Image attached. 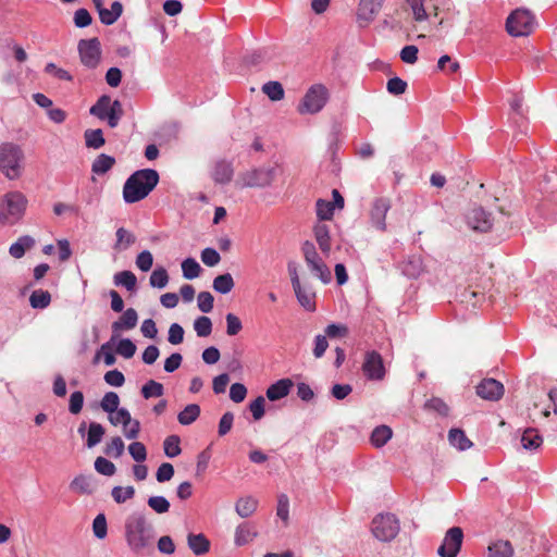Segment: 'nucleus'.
Returning <instances> with one entry per match:
<instances>
[{
	"instance_id": "nucleus-17",
	"label": "nucleus",
	"mask_w": 557,
	"mask_h": 557,
	"mask_svg": "<svg viewBox=\"0 0 557 557\" xmlns=\"http://www.w3.org/2000/svg\"><path fill=\"white\" fill-rule=\"evenodd\" d=\"M391 208L389 200L386 198H377L373 201L370 211L372 225L380 231H385V218Z\"/></svg>"
},
{
	"instance_id": "nucleus-58",
	"label": "nucleus",
	"mask_w": 557,
	"mask_h": 557,
	"mask_svg": "<svg viewBox=\"0 0 557 557\" xmlns=\"http://www.w3.org/2000/svg\"><path fill=\"white\" fill-rule=\"evenodd\" d=\"M116 352L123 358L129 359L136 352V345L129 338H123L116 346Z\"/></svg>"
},
{
	"instance_id": "nucleus-16",
	"label": "nucleus",
	"mask_w": 557,
	"mask_h": 557,
	"mask_svg": "<svg viewBox=\"0 0 557 557\" xmlns=\"http://www.w3.org/2000/svg\"><path fill=\"white\" fill-rule=\"evenodd\" d=\"M476 394L482 399L496 401L504 395V385L495 379H484L476 386Z\"/></svg>"
},
{
	"instance_id": "nucleus-41",
	"label": "nucleus",
	"mask_w": 557,
	"mask_h": 557,
	"mask_svg": "<svg viewBox=\"0 0 557 557\" xmlns=\"http://www.w3.org/2000/svg\"><path fill=\"white\" fill-rule=\"evenodd\" d=\"M110 107V97L107 95L101 96L97 102L89 109V113L97 116L100 120L108 119V112Z\"/></svg>"
},
{
	"instance_id": "nucleus-47",
	"label": "nucleus",
	"mask_w": 557,
	"mask_h": 557,
	"mask_svg": "<svg viewBox=\"0 0 557 557\" xmlns=\"http://www.w3.org/2000/svg\"><path fill=\"white\" fill-rule=\"evenodd\" d=\"M125 449L123 440L120 436H114L104 447V454L112 458H120Z\"/></svg>"
},
{
	"instance_id": "nucleus-29",
	"label": "nucleus",
	"mask_w": 557,
	"mask_h": 557,
	"mask_svg": "<svg viewBox=\"0 0 557 557\" xmlns=\"http://www.w3.org/2000/svg\"><path fill=\"white\" fill-rule=\"evenodd\" d=\"M34 245L35 239L28 235H24L10 246L9 252L13 258L20 259L25 255V251L30 249Z\"/></svg>"
},
{
	"instance_id": "nucleus-6",
	"label": "nucleus",
	"mask_w": 557,
	"mask_h": 557,
	"mask_svg": "<svg viewBox=\"0 0 557 557\" xmlns=\"http://www.w3.org/2000/svg\"><path fill=\"white\" fill-rule=\"evenodd\" d=\"M301 252L311 275L319 278L323 284H329L332 281L331 270L318 253L314 244L306 240L301 245Z\"/></svg>"
},
{
	"instance_id": "nucleus-48",
	"label": "nucleus",
	"mask_w": 557,
	"mask_h": 557,
	"mask_svg": "<svg viewBox=\"0 0 557 557\" xmlns=\"http://www.w3.org/2000/svg\"><path fill=\"white\" fill-rule=\"evenodd\" d=\"M111 496L116 504H124L135 496V488L133 486H114L111 491Z\"/></svg>"
},
{
	"instance_id": "nucleus-5",
	"label": "nucleus",
	"mask_w": 557,
	"mask_h": 557,
	"mask_svg": "<svg viewBox=\"0 0 557 557\" xmlns=\"http://www.w3.org/2000/svg\"><path fill=\"white\" fill-rule=\"evenodd\" d=\"M278 171V166L255 168L239 174L236 183L242 188H264L273 183Z\"/></svg>"
},
{
	"instance_id": "nucleus-26",
	"label": "nucleus",
	"mask_w": 557,
	"mask_h": 557,
	"mask_svg": "<svg viewBox=\"0 0 557 557\" xmlns=\"http://www.w3.org/2000/svg\"><path fill=\"white\" fill-rule=\"evenodd\" d=\"M448 441L451 446L461 451L469 449L473 445L461 429L449 430Z\"/></svg>"
},
{
	"instance_id": "nucleus-4",
	"label": "nucleus",
	"mask_w": 557,
	"mask_h": 557,
	"mask_svg": "<svg viewBox=\"0 0 557 557\" xmlns=\"http://www.w3.org/2000/svg\"><path fill=\"white\" fill-rule=\"evenodd\" d=\"M28 200L17 190L7 193L0 202V222L14 224L25 214Z\"/></svg>"
},
{
	"instance_id": "nucleus-13",
	"label": "nucleus",
	"mask_w": 557,
	"mask_h": 557,
	"mask_svg": "<svg viewBox=\"0 0 557 557\" xmlns=\"http://www.w3.org/2000/svg\"><path fill=\"white\" fill-rule=\"evenodd\" d=\"M362 371L368 380H383L385 376V367L382 356L375 350L367 351L362 363Z\"/></svg>"
},
{
	"instance_id": "nucleus-62",
	"label": "nucleus",
	"mask_w": 557,
	"mask_h": 557,
	"mask_svg": "<svg viewBox=\"0 0 557 557\" xmlns=\"http://www.w3.org/2000/svg\"><path fill=\"white\" fill-rule=\"evenodd\" d=\"M407 86V83L400 77H393L387 81L386 89L389 94L399 96L405 94Z\"/></svg>"
},
{
	"instance_id": "nucleus-28",
	"label": "nucleus",
	"mask_w": 557,
	"mask_h": 557,
	"mask_svg": "<svg viewBox=\"0 0 557 557\" xmlns=\"http://www.w3.org/2000/svg\"><path fill=\"white\" fill-rule=\"evenodd\" d=\"M258 507V500L251 496L240 497L235 504V511L242 518L250 517Z\"/></svg>"
},
{
	"instance_id": "nucleus-59",
	"label": "nucleus",
	"mask_w": 557,
	"mask_h": 557,
	"mask_svg": "<svg viewBox=\"0 0 557 557\" xmlns=\"http://www.w3.org/2000/svg\"><path fill=\"white\" fill-rule=\"evenodd\" d=\"M214 298L209 292H200L197 296V305L201 312L209 313L213 309Z\"/></svg>"
},
{
	"instance_id": "nucleus-19",
	"label": "nucleus",
	"mask_w": 557,
	"mask_h": 557,
	"mask_svg": "<svg viewBox=\"0 0 557 557\" xmlns=\"http://www.w3.org/2000/svg\"><path fill=\"white\" fill-rule=\"evenodd\" d=\"M138 322V314L135 309L128 308L123 312L117 321L112 323L113 333H119L122 330H132Z\"/></svg>"
},
{
	"instance_id": "nucleus-63",
	"label": "nucleus",
	"mask_w": 557,
	"mask_h": 557,
	"mask_svg": "<svg viewBox=\"0 0 557 557\" xmlns=\"http://www.w3.org/2000/svg\"><path fill=\"white\" fill-rule=\"evenodd\" d=\"M128 453L132 458L137 462H143L147 458V449L140 442H133L128 445Z\"/></svg>"
},
{
	"instance_id": "nucleus-53",
	"label": "nucleus",
	"mask_w": 557,
	"mask_h": 557,
	"mask_svg": "<svg viewBox=\"0 0 557 557\" xmlns=\"http://www.w3.org/2000/svg\"><path fill=\"white\" fill-rule=\"evenodd\" d=\"M147 504L158 515L168 512L171 507L170 502L164 496H150Z\"/></svg>"
},
{
	"instance_id": "nucleus-54",
	"label": "nucleus",
	"mask_w": 557,
	"mask_h": 557,
	"mask_svg": "<svg viewBox=\"0 0 557 557\" xmlns=\"http://www.w3.org/2000/svg\"><path fill=\"white\" fill-rule=\"evenodd\" d=\"M95 469L98 473L107 476H112L116 471L115 465L104 457L96 458Z\"/></svg>"
},
{
	"instance_id": "nucleus-7",
	"label": "nucleus",
	"mask_w": 557,
	"mask_h": 557,
	"mask_svg": "<svg viewBox=\"0 0 557 557\" xmlns=\"http://www.w3.org/2000/svg\"><path fill=\"white\" fill-rule=\"evenodd\" d=\"M287 272L295 296L300 306L307 311H314L315 309V293L312 290L308 283H302L298 274V264L295 261H288Z\"/></svg>"
},
{
	"instance_id": "nucleus-27",
	"label": "nucleus",
	"mask_w": 557,
	"mask_h": 557,
	"mask_svg": "<svg viewBox=\"0 0 557 557\" xmlns=\"http://www.w3.org/2000/svg\"><path fill=\"white\" fill-rule=\"evenodd\" d=\"M123 12V5L120 1H114L111 4V9L103 8L98 12L99 18L104 25H112L117 21Z\"/></svg>"
},
{
	"instance_id": "nucleus-61",
	"label": "nucleus",
	"mask_w": 557,
	"mask_h": 557,
	"mask_svg": "<svg viewBox=\"0 0 557 557\" xmlns=\"http://www.w3.org/2000/svg\"><path fill=\"white\" fill-rule=\"evenodd\" d=\"M135 263L140 271L148 272L153 264L152 253L149 250H143L137 255Z\"/></svg>"
},
{
	"instance_id": "nucleus-15",
	"label": "nucleus",
	"mask_w": 557,
	"mask_h": 557,
	"mask_svg": "<svg viewBox=\"0 0 557 557\" xmlns=\"http://www.w3.org/2000/svg\"><path fill=\"white\" fill-rule=\"evenodd\" d=\"M385 0H360L357 9V22L360 27H367L381 11Z\"/></svg>"
},
{
	"instance_id": "nucleus-9",
	"label": "nucleus",
	"mask_w": 557,
	"mask_h": 557,
	"mask_svg": "<svg viewBox=\"0 0 557 557\" xmlns=\"http://www.w3.org/2000/svg\"><path fill=\"white\" fill-rule=\"evenodd\" d=\"M534 27V16L524 9L515 10L506 21L507 32L515 37L528 36Z\"/></svg>"
},
{
	"instance_id": "nucleus-2",
	"label": "nucleus",
	"mask_w": 557,
	"mask_h": 557,
	"mask_svg": "<svg viewBox=\"0 0 557 557\" xmlns=\"http://www.w3.org/2000/svg\"><path fill=\"white\" fill-rule=\"evenodd\" d=\"M158 183L159 174L153 169H143L134 172L124 183V201L126 203H135L145 199Z\"/></svg>"
},
{
	"instance_id": "nucleus-42",
	"label": "nucleus",
	"mask_w": 557,
	"mask_h": 557,
	"mask_svg": "<svg viewBox=\"0 0 557 557\" xmlns=\"http://www.w3.org/2000/svg\"><path fill=\"white\" fill-rule=\"evenodd\" d=\"M120 397L115 392H107L100 401L101 409L108 413H114L120 409Z\"/></svg>"
},
{
	"instance_id": "nucleus-51",
	"label": "nucleus",
	"mask_w": 557,
	"mask_h": 557,
	"mask_svg": "<svg viewBox=\"0 0 557 557\" xmlns=\"http://www.w3.org/2000/svg\"><path fill=\"white\" fill-rule=\"evenodd\" d=\"M407 4L413 14L414 21L423 22L428 20L429 14L425 10V0H407Z\"/></svg>"
},
{
	"instance_id": "nucleus-14",
	"label": "nucleus",
	"mask_w": 557,
	"mask_h": 557,
	"mask_svg": "<svg viewBox=\"0 0 557 557\" xmlns=\"http://www.w3.org/2000/svg\"><path fill=\"white\" fill-rule=\"evenodd\" d=\"M467 225L476 232H487L493 226V218L490 212H486L481 207H474L466 213Z\"/></svg>"
},
{
	"instance_id": "nucleus-22",
	"label": "nucleus",
	"mask_w": 557,
	"mask_h": 557,
	"mask_svg": "<svg viewBox=\"0 0 557 557\" xmlns=\"http://www.w3.org/2000/svg\"><path fill=\"white\" fill-rule=\"evenodd\" d=\"M187 545L195 555H203L210 549V541L202 533H189L187 535Z\"/></svg>"
},
{
	"instance_id": "nucleus-60",
	"label": "nucleus",
	"mask_w": 557,
	"mask_h": 557,
	"mask_svg": "<svg viewBox=\"0 0 557 557\" xmlns=\"http://www.w3.org/2000/svg\"><path fill=\"white\" fill-rule=\"evenodd\" d=\"M131 412L126 408H120L114 413L108 416L109 422L114 425L125 426V423L129 422Z\"/></svg>"
},
{
	"instance_id": "nucleus-30",
	"label": "nucleus",
	"mask_w": 557,
	"mask_h": 557,
	"mask_svg": "<svg viewBox=\"0 0 557 557\" xmlns=\"http://www.w3.org/2000/svg\"><path fill=\"white\" fill-rule=\"evenodd\" d=\"M392 435L393 432L389 426L379 425L372 431L370 442L374 447L380 448L392 438Z\"/></svg>"
},
{
	"instance_id": "nucleus-35",
	"label": "nucleus",
	"mask_w": 557,
	"mask_h": 557,
	"mask_svg": "<svg viewBox=\"0 0 557 557\" xmlns=\"http://www.w3.org/2000/svg\"><path fill=\"white\" fill-rule=\"evenodd\" d=\"M84 138L86 147L91 149H99L106 144L103 133L100 128L85 131Z\"/></svg>"
},
{
	"instance_id": "nucleus-21",
	"label": "nucleus",
	"mask_w": 557,
	"mask_h": 557,
	"mask_svg": "<svg viewBox=\"0 0 557 557\" xmlns=\"http://www.w3.org/2000/svg\"><path fill=\"white\" fill-rule=\"evenodd\" d=\"M234 174V169L231 162L228 161H218L214 165L212 177L215 183L226 184L231 182Z\"/></svg>"
},
{
	"instance_id": "nucleus-10",
	"label": "nucleus",
	"mask_w": 557,
	"mask_h": 557,
	"mask_svg": "<svg viewBox=\"0 0 557 557\" xmlns=\"http://www.w3.org/2000/svg\"><path fill=\"white\" fill-rule=\"evenodd\" d=\"M372 533L382 542L392 541L399 532V521L393 513H381L372 520Z\"/></svg>"
},
{
	"instance_id": "nucleus-31",
	"label": "nucleus",
	"mask_w": 557,
	"mask_h": 557,
	"mask_svg": "<svg viewBox=\"0 0 557 557\" xmlns=\"http://www.w3.org/2000/svg\"><path fill=\"white\" fill-rule=\"evenodd\" d=\"M200 412L201 410L199 405L189 404L181 412H178L177 420L182 425H190L199 418Z\"/></svg>"
},
{
	"instance_id": "nucleus-3",
	"label": "nucleus",
	"mask_w": 557,
	"mask_h": 557,
	"mask_svg": "<svg viewBox=\"0 0 557 557\" xmlns=\"http://www.w3.org/2000/svg\"><path fill=\"white\" fill-rule=\"evenodd\" d=\"M24 158L20 145L2 143L0 145V172L10 181L20 178L23 173Z\"/></svg>"
},
{
	"instance_id": "nucleus-12",
	"label": "nucleus",
	"mask_w": 557,
	"mask_h": 557,
	"mask_svg": "<svg viewBox=\"0 0 557 557\" xmlns=\"http://www.w3.org/2000/svg\"><path fill=\"white\" fill-rule=\"evenodd\" d=\"M463 540V532L459 527L450 528L443 540L442 545L437 549L441 557H456L460 552Z\"/></svg>"
},
{
	"instance_id": "nucleus-56",
	"label": "nucleus",
	"mask_w": 557,
	"mask_h": 557,
	"mask_svg": "<svg viewBox=\"0 0 557 557\" xmlns=\"http://www.w3.org/2000/svg\"><path fill=\"white\" fill-rule=\"evenodd\" d=\"M92 532H94V535L99 540H102L107 536L108 527H107V519L103 513L97 515L96 518L94 519Z\"/></svg>"
},
{
	"instance_id": "nucleus-40",
	"label": "nucleus",
	"mask_w": 557,
	"mask_h": 557,
	"mask_svg": "<svg viewBox=\"0 0 557 557\" xmlns=\"http://www.w3.org/2000/svg\"><path fill=\"white\" fill-rule=\"evenodd\" d=\"M115 235H116V243L114 245V248L116 250H124V249L128 248L129 246H132L136 240V237L134 236V234H132L129 231H127L124 227H119L116 230Z\"/></svg>"
},
{
	"instance_id": "nucleus-39",
	"label": "nucleus",
	"mask_w": 557,
	"mask_h": 557,
	"mask_svg": "<svg viewBox=\"0 0 557 557\" xmlns=\"http://www.w3.org/2000/svg\"><path fill=\"white\" fill-rule=\"evenodd\" d=\"M262 91L272 101H280L284 98V88L280 82L270 81L262 86Z\"/></svg>"
},
{
	"instance_id": "nucleus-36",
	"label": "nucleus",
	"mask_w": 557,
	"mask_h": 557,
	"mask_svg": "<svg viewBox=\"0 0 557 557\" xmlns=\"http://www.w3.org/2000/svg\"><path fill=\"white\" fill-rule=\"evenodd\" d=\"M104 433H106V430L100 423H97V422L89 423L88 433H87V442H86L87 447L91 448V447H95L96 445H98L101 442Z\"/></svg>"
},
{
	"instance_id": "nucleus-18",
	"label": "nucleus",
	"mask_w": 557,
	"mask_h": 557,
	"mask_svg": "<svg viewBox=\"0 0 557 557\" xmlns=\"http://www.w3.org/2000/svg\"><path fill=\"white\" fill-rule=\"evenodd\" d=\"M292 386L289 379H281L268 387L265 395L271 401L280 400L289 394Z\"/></svg>"
},
{
	"instance_id": "nucleus-46",
	"label": "nucleus",
	"mask_w": 557,
	"mask_h": 557,
	"mask_svg": "<svg viewBox=\"0 0 557 557\" xmlns=\"http://www.w3.org/2000/svg\"><path fill=\"white\" fill-rule=\"evenodd\" d=\"M123 107L122 103L119 100L111 101L110 100V107L108 112V124L110 127L114 128L119 125V122L121 117L123 116Z\"/></svg>"
},
{
	"instance_id": "nucleus-43",
	"label": "nucleus",
	"mask_w": 557,
	"mask_h": 557,
	"mask_svg": "<svg viewBox=\"0 0 557 557\" xmlns=\"http://www.w3.org/2000/svg\"><path fill=\"white\" fill-rule=\"evenodd\" d=\"M140 393L145 399L161 397L164 394V387L161 383L154 380H149L143 385Z\"/></svg>"
},
{
	"instance_id": "nucleus-1",
	"label": "nucleus",
	"mask_w": 557,
	"mask_h": 557,
	"mask_svg": "<svg viewBox=\"0 0 557 557\" xmlns=\"http://www.w3.org/2000/svg\"><path fill=\"white\" fill-rule=\"evenodd\" d=\"M125 541L134 554H143L152 548L154 540V530L147 517L134 511L127 516L124 523Z\"/></svg>"
},
{
	"instance_id": "nucleus-50",
	"label": "nucleus",
	"mask_w": 557,
	"mask_h": 557,
	"mask_svg": "<svg viewBox=\"0 0 557 557\" xmlns=\"http://www.w3.org/2000/svg\"><path fill=\"white\" fill-rule=\"evenodd\" d=\"M180 444L181 440L177 435L168 436L163 442L164 454L169 458L177 457L182 451Z\"/></svg>"
},
{
	"instance_id": "nucleus-33",
	"label": "nucleus",
	"mask_w": 557,
	"mask_h": 557,
	"mask_svg": "<svg viewBox=\"0 0 557 557\" xmlns=\"http://www.w3.org/2000/svg\"><path fill=\"white\" fill-rule=\"evenodd\" d=\"M113 280H114V284L116 286H123L128 292H133L136 288L137 277L131 271L125 270V271L117 272L114 275Z\"/></svg>"
},
{
	"instance_id": "nucleus-57",
	"label": "nucleus",
	"mask_w": 557,
	"mask_h": 557,
	"mask_svg": "<svg viewBox=\"0 0 557 557\" xmlns=\"http://www.w3.org/2000/svg\"><path fill=\"white\" fill-rule=\"evenodd\" d=\"M404 273L409 277H417L422 272V261L420 258L412 257L404 265Z\"/></svg>"
},
{
	"instance_id": "nucleus-45",
	"label": "nucleus",
	"mask_w": 557,
	"mask_h": 557,
	"mask_svg": "<svg viewBox=\"0 0 557 557\" xmlns=\"http://www.w3.org/2000/svg\"><path fill=\"white\" fill-rule=\"evenodd\" d=\"M169 283V274L168 271L162 268H156L150 277H149V284L151 287L162 289L164 288Z\"/></svg>"
},
{
	"instance_id": "nucleus-52",
	"label": "nucleus",
	"mask_w": 557,
	"mask_h": 557,
	"mask_svg": "<svg viewBox=\"0 0 557 557\" xmlns=\"http://www.w3.org/2000/svg\"><path fill=\"white\" fill-rule=\"evenodd\" d=\"M194 330L199 337H207L212 332V322L209 317L201 315L194 321Z\"/></svg>"
},
{
	"instance_id": "nucleus-11",
	"label": "nucleus",
	"mask_w": 557,
	"mask_h": 557,
	"mask_svg": "<svg viewBox=\"0 0 557 557\" xmlns=\"http://www.w3.org/2000/svg\"><path fill=\"white\" fill-rule=\"evenodd\" d=\"M81 62L89 69H95L101 57L100 41L98 38L82 39L77 46Z\"/></svg>"
},
{
	"instance_id": "nucleus-64",
	"label": "nucleus",
	"mask_w": 557,
	"mask_h": 557,
	"mask_svg": "<svg viewBox=\"0 0 557 557\" xmlns=\"http://www.w3.org/2000/svg\"><path fill=\"white\" fill-rule=\"evenodd\" d=\"M226 320V334L230 336L237 335L242 329L243 324L242 321L237 315L234 313H227L225 317Z\"/></svg>"
},
{
	"instance_id": "nucleus-20",
	"label": "nucleus",
	"mask_w": 557,
	"mask_h": 557,
	"mask_svg": "<svg viewBox=\"0 0 557 557\" xmlns=\"http://www.w3.org/2000/svg\"><path fill=\"white\" fill-rule=\"evenodd\" d=\"M257 536V532L252 524L243 522L237 525L234 534V543L236 546H244Z\"/></svg>"
},
{
	"instance_id": "nucleus-44",
	"label": "nucleus",
	"mask_w": 557,
	"mask_h": 557,
	"mask_svg": "<svg viewBox=\"0 0 557 557\" xmlns=\"http://www.w3.org/2000/svg\"><path fill=\"white\" fill-rule=\"evenodd\" d=\"M183 276L186 280H194L200 275L201 267L194 258H186L182 262Z\"/></svg>"
},
{
	"instance_id": "nucleus-23",
	"label": "nucleus",
	"mask_w": 557,
	"mask_h": 557,
	"mask_svg": "<svg viewBox=\"0 0 557 557\" xmlns=\"http://www.w3.org/2000/svg\"><path fill=\"white\" fill-rule=\"evenodd\" d=\"M70 488L78 494H92L95 491L92 476L84 474L75 476L70 483Z\"/></svg>"
},
{
	"instance_id": "nucleus-38",
	"label": "nucleus",
	"mask_w": 557,
	"mask_h": 557,
	"mask_svg": "<svg viewBox=\"0 0 557 557\" xmlns=\"http://www.w3.org/2000/svg\"><path fill=\"white\" fill-rule=\"evenodd\" d=\"M234 280L230 273L218 275L213 280V289L220 294H228L234 288Z\"/></svg>"
},
{
	"instance_id": "nucleus-55",
	"label": "nucleus",
	"mask_w": 557,
	"mask_h": 557,
	"mask_svg": "<svg viewBox=\"0 0 557 557\" xmlns=\"http://www.w3.org/2000/svg\"><path fill=\"white\" fill-rule=\"evenodd\" d=\"M424 408L428 410L435 411L443 417H446L449 413V407L442 398L438 397H432L431 399H429L425 403Z\"/></svg>"
},
{
	"instance_id": "nucleus-49",
	"label": "nucleus",
	"mask_w": 557,
	"mask_h": 557,
	"mask_svg": "<svg viewBox=\"0 0 557 557\" xmlns=\"http://www.w3.org/2000/svg\"><path fill=\"white\" fill-rule=\"evenodd\" d=\"M334 205L331 201L319 199L315 203L317 216L321 221L331 220L334 215Z\"/></svg>"
},
{
	"instance_id": "nucleus-32",
	"label": "nucleus",
	"mask_w": 557,
	"mask_h": 557,
	"mask_svg": "<svg viewBox=\"0 0 557 557\" xmlns=\"http://www.w3.org/2000/svg\"><path fill=\"white\" fill-rule=\"evenodd\" d=\"M114 164L115 159L113 157L101 153L94 160L91 171L94 174L101 175L111 170Z\"/></svg>"
},
{
	"instance_id": "nucleus-37",
	"label": "nucleus",
	"mask_w": 557,
	"mask_h": 557,
	"mask_svg": "<svg viewBox=\"0 0 557 557\" xmlns=\"http://www.w3.org/2000/svg\"><path fill=\"white\" fill-rule=\"evenodd\" d=\"M51 302V295L48 290H34L29 297V304L34 309H45Z\"/></svg>"
},
{
	"instance_id": "nucleus-24",
	"label": "nucleus",
	"mask_w": 557,
	"mask_h": 557,
	"mask_svg": "<svg viewBox=\"0 0 557 557\" xmlns=\"http://www.w3.org/2000/svg\"><path fill=\"white\" fill-rule=\"evenodd\" d=\"M314 237L319 245L320 250L326 257L331 252V236L329 226L325 224H318L314 226Z\"/></svg>"
},
{
	"instance_id": "nucleus-25",
	"label": "nucleus",
	"mask_w": 557,
	"mask_h": 557,
	"mask_svg": "<svg viewBox=\"0 0 557 557\" xmlns=\"http://www.w3.org/2000/svg\"><path fill=\"white\" fill-rule=\"evenodd\" d=\"M513 547L509 541H496L488 545L486 557H512Z\"/></svg>"
},
{
	"instance_id": "nucleus-8",
	"label": "nucleus",
	"mask_w": 557,
	"mask_h": 557,
	"mask_svg": "<svg viewBox=\"0 0 557 557\" xmlns=\"http://www.w3.org/2000/svg\"><path fill=\"white\" fill-rule=\"evenodd\" d=\"M330 92L323 84H314L309 87L298 104L297 111L300 114L319 113L329 101Z\"/></svg>"
},
{
	"instance_id": "nucleus-34",
	"label": "nucleus",
	"mask_w": 557,
	"mask_h": 557,
	"mask_svg": "<svg viewBox=\"0 0 557 557\" xmlns=\"http://www.w3.org/2000/svg\"><path fill=\"white\" fill-rule=\"evenodd\" d=\"M543 443L542 436L537 433V431L533 429H528L523 432L521 437V444L523 448L529 450L537 449Z\"/></svg>"
}]
</instances>
